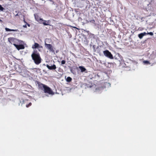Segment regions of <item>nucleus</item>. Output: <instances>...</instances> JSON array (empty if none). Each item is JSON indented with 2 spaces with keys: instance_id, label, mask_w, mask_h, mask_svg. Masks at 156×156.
Wrapping results in <instances>:
<instances>
[{
  "instance_id": "nucleus-1",
  "label": "nucleus",
  "mask_w": 156,
  "mask_h": 156,
  "mask_svg": "<svg viewBox=\"0 0 156 156\" xmlns=\"http://www.w3.org/2000/svg\"><path fill=\"white\" fill-rule=\"evenodd\" d=\"M31 57L36 64L38 65L41 62V59L38 53L34 52L31 55Z\"/></svg>"
},
{
  "instance_id": "nucleus-2",
  "label": "nucleus",
  "mask_w": 156,
  "mask_h": 156,
  "mask_svg": "<svg viewBox=\"0 0 156 156\" xmlns=\"http://www.w3.org/2000/svg\"><path fill=\"white\" fill-rule=\"evenodd\" d=\"M111 86V84L108 82H102L99 85L98 90H103L106 88L109 87Z\"/></svg>"
},
{
  "instance_id": "nucleus-3",
  "label": "nucleus",
  "mask_w": 156,
  "mask_h": 156,
  "mask_svg": "<svg viewBox=\"0 0 156 156\" xmlns=\"http://www.w3.org/2000/svg\"><path fill=\"white\" fill-rule=\"evenodd\" d=\"M43 90L45 93L48 94L49 95H53L54 94V93L52 90L47 85Z\"/></svg>"
},
{
  "instance_id": "nucleus-4",
  "label": "nucleus",
  "mask_w": 156,
  "mask_h": 156,
  "mask_svg": "<svg viewBox=\"0 0 156 156\" xmlns=\"http://www.w3.org/2000/svg\"><path fill=\"white\" fill-rule=\"evenodd\" d=\"M8 41L12 44L16 45V44H18L19 42V40L13 37H9L8 39Z\"/></svg>"
},
{
  "instance_id": "nucleus-5",
  "label": "nucleus",
  "mask_w": 156,
  "mask_h": 156,
  "mask_svg": "<svg viewBox=\"0 0 156 156\" xmlns=\"http://www.w3.org/2000/svg\"><path fill=\"white\" fill-rule=\"evenodd\" d=\"M104 55L111 59L113 58V57L111 53L108 50H106L103 52Z\"/></svg>"
},
{
  "instance_id": "nucleus-6",
  "label": "nucleus",
  "mask_w": 156,
  "mask_h": 156,
  "mask_svg": "<svg viewBox=\"0 0 156 156\" xmlns=\"http://www.w3.org/2000/svg\"><path fill=\"white\" fill-rule=\"evenodd\" d=\"M37 84L38 85L39 89L41 90H44L46 86L44 84L38 82H37Z\"/></svg>"
},
{
  "instance_id": "nucleus-7",
  "label": "nucleus",
  "mask_w": 156,
  "mask_h": 156,
  "mask_svg": "<svg viewBox=\"0 0 156 156\" xmlns=\"http://www.w3.org/2000/svg\"><path fill=\"white\" fill-rule=\"evenodd\" d=\"M39 23H42L44 25H48L49 23V21L44 20L42 19H40Z\"/></svg>"
},
{
  "instance_id": "nucleus-8",
  "label": "nucleus",
  "mask_w": 156,
  "mask_h": 156,
  "mask_svg": "<svg viewBox=\"0 0 156 156\" xmlns=\"http://www.w3.org/2000/svg\"><path fill=\"white\" fill-rule=\"evenodd\" d=\"M45 45L46 47L50 51H54V50L53 47L51 44H47L45 43Z\"/></svg>"
},
{
  "instance_id": "nucleus-9",
  "label": "nucleus",
  "mask_w": 156,
  "mask_h": 156,
  "mask_svg": "<svg viewBox=\"0 0 156 156\" xmlns=\"http://www.w3.org/2000/svg\"><path fill=\"white\" fill-rule=\"evenodd\" d=\"M15 46L18 50L23 49L24 48V47L23 44H20V45H15Z\"/></svg>"
},
{
  "instance_id": "nucleus-10",
  "label": "nucleus",
  "mask_w": 156,
  "mask_h": 156,
  "mask_svg": "<svg viewBox=\"0 0 156 156\" xmlns=\"http://www.w3.org/2000/svg\"><path fill=\"white\" fill-rule=\"evenodd\" d=\"M46 66L48 69L50 70L55 69L56 68V66L55 65H53V66H51L47 65Z\"/></svg>"
},
{
  "instance_id": "nucleus-11",
  "label": "nucleus",
  "mask_w": 156,
  "mask_h": 156,
  "mask_svg": "<svg viewBox=\"0 0 156 156\" xmlns=\"http://www.w3.org/2000/svg\"><path fill=\"white\" fill-rule=\"evenodd\" d=\"M40 47V45L39 44L37 43H35L32 46V48L33 49H34L36 48H38Z\"/></svg>"
},
{
  "instance_id": "nucleus-12",
  "label": "nucleus",
  "mask_w": 156,
  "mask_h": 156,
  "mask_svg": "<svg viewBox=\"0 0 156 156\" xmlns=\"http://www.w3.org/2000/svg\"><path fill=\"white\" fill-rule=\"evenodd\" d=\"M146 35H147V33H146L145 32H144V33H141L140 34H139L138 35V36L140 39H141L143 38V37L144 36Z\"/></svg>"
},
{
  "instance_id": "nucleus-13",
  "label": "nucleus",
  "mask_w": 156,
  "mask_h": 156,
  "mask_svg": "<svg viewBox=\"0 0 156 156\" xmlns=\"http://www.w3.org/2000/svg\"><path fill=\"white\" fill-rule=\"evenodd\" d=\"M5 30L7 31H17L18 30L10 29L7 28H5Z\"/></svg>"
},
{
  "instance_id": "nucleus-14",
  "label": "nucleus",
  "mask_w": 156,
  "mask_h": 156,
  "mask_svg": "<svg viewBox=\"0 0 156 156\" xmlns=\"http://www.w3.org/2000/svg\"><path fill=\"white\" fill-rule=\"evenodd\" d=\"M79 67L80 69L81 70V72H84L86 70V69L83 66H80Z\"/></svg>"
},
{
  "instance_id": "nucleus-15",
  "label": "nucleus",
  "mask_w": 156,
  "mask_h": 156,
  "mask_svg": "<svg viewBox=\"0 0 156 156\" xmlns=\"http://www.w3.org/2000/svg\"><path fill=\"white\" fill-rule=\"evenodd\" d=\"M27 101L25 99L24 100L23 99H22L21 101H20V102L21 103V105L23 104H24L26 103V102Z\"/></svg>"
},
{
  "instance_id": "nucleus-16",
  "label": "nucleus",
  "mask_w": 156,
  "mask_h": 156,
  "mask_svg": "<svg viewBox=\"0 0 156 156\" xmlns=\"http://www.w3.org/2000/svg\"><path fill=\"white\" fill-rule=\"evenodd\" d=\"M34 17L36 20L38 22H39V19L40 18H39L35 14H34Z\"/></svg>"
},
{
  "instance_id": "nucleus-17",
  "label": "nucleus",
  "mask_w": 156,
  "mask_h": 156,
  "mask_svg": "<svg viewBox=\"0 0 156 156\" xmlns=\"http://www.w3.org/2000/svg\"><path fill=\"white\" fill-rule=\"evenodd\" d=\"M68 82H70L72 80V78L70 77H68L66 79Z\"/></svg>"
},
{
  "instance_id": "nucleus-18",
  "label": "nucleus",
  "mask_w": 156,
  "mask_h": 156,
  "mask_svg": "<svg viewBox=\"0 0 156 156\" xmlns=\"http://www.w3.org/2000/svg\"><path fill=\"white\" fill-rule=\"evenodd\" d=\"M143 62L145 64H150V63L148 61H146V60L144 61Z\"/></svg>"
},
{
  "instance_id": "nucleus-19",
  "label": "nucleus",
  "mask_w": 156,
  "mask_h": 156,
  "mask_svg": "<svg viewBox=\"0 0 156 156\" xmlns=\"http://www.w3.org/2000/svg\"><path fill=\"white\" fill-rule=\"evenodd\" d=\"M4 9V8L0 5V11H3Z\"/></svg>"
},
{
  "instance_id": "nucleus-20",
  "label": "nucleus",
  "mask_w": 156,
  "mask_h": 156,
  "mask_svg": "<svg viewBox=\"0 0 156 156\" xmlns=\"http://www.w3.org/2000/svg\"><path fill=\"white\" fill-rule=\"evenodd\" d=\"M66 63V61L64 60H62L61 61V64L62 65L65 64Z\"/></svg>"
},
{
  "instance_id": "nucleus-21",
  "label": "nucleus",
  "mask_w": 156,
  "mask_h": 156,
  "mask_svg": "<svg viewBox=\"0 0 156 156\" xmlns=\"http://www.w3.org/2000/svg\"><path fill=\"white\" fill-rule=\"evenodd\" d=\"M31 102H30L29 103V104L27 105V104H26V107H27V108H28V107L29 106H31Z\"/></svg>"
},
{
  "instance_id": "nucleus-22",
  "label": "nucleus",
  "mask_w": 156,
  "mask_h": 156,
  "mask_svg": "<svg viewBox=\"0 0 156 156\" xmlns=\"http://www.w3.org/2000/svg\"><path fill=\"white\" fill-rule=\"evenodd\" d=\"M147 34H149L151 36H152L153 35V34L152 32H150L147 33Z\"/></svg>"
},
{
  "instance_id": "nucleus-23",
  "label": "nucleus",
  "mask_w": 156,
  "mask_h": 156,
  "mask_svg": "<svg viewBox=\"0 0 156 156\" xmlns=\"http://www.w3.org/2000/svg\"><path fill=\"white\" fill-rule=\"evenodd\" d=\"M96 87H95V90H94V89H93L94 87L93 86L92 87V89H93V90L94 91V92L96 91H97V86H96Z\"/></svg>"
},
{
  "instance_id": "nucleus-24",
  "label": "nucleus",
  "mask_w": 156,
  "mask_h": 156,
  "mask_svg": "<svg viewBox=\"0 0 156 156\" xmlns=\"http://www.w3.org/2000/svg\"><path fill=\"white\" fill-rule=\"evenodd\" d=\"M90 23H94V20H91L90 21Z\"/></svg>"
},
{
  "instance_id": "nucleus-25",
  "label": "nucleus",
  "mask_w": 156,
  "mask_h": 156,
  "mask_svg": "<svg viewBox=\"0 0 156 156\" xmlns=\"http://www.w3.org/2000/svg\"><path fill=\"white\" fill-rule=\"evenodd\" d=\"M23 27H24L26 28V27H27V26H26V25H23Z\"/></svg>"
},
{
  "instance_id": "nucleus-26",
  "label": "nucleus",
  "mask_w": 156,
  "mask_h": 156,
  "mask_svg": "<svg viewBox=\"0 0 156 156\" xmlns=\"http://www.w3.org/2000/svg\"><path fill=\"white\" fill-rule=\"evenodd\" d=\"M27 25H28L29 27H30V25H29V24H27Z\"/></svg>"
},
{
  "instance_id": "nucleus-27",
  "label": "nucleus",
  "mask_w": 156,
  "mask_h": 156,
  "mask_svg": "<svg viewBox=\"0 0 156 156\" xmlns=\"http://www.w3.org/2000/svg\"><path fill=\"white\" fill-rule=\"evenodd\" d=\"M45 96H47V97L48 96V95H46V94H45Z\"/></svg>"
},
{
  "instance_id": "nucleus-28",
  "label": "nucleus",
  "mask_w": 156,
  "mask_h": 156,
  "mask_svg": "<svg viewBox=\"0 0 156 156\" xmlns=\"http://www.w3.org/2000/svg\"><path fill=\"white\" fill-rule=\"evenodd\" d=\"M0 22H2V20H0Z\"/></svg>"
},
{
  "instance_id": "nucleus-29",
  "label": "nucleus",
  "mask_w": 156,
  "mask_h": 156,
  "mask_svg": "<svg viewBox=\"0 0 156 156\" xmlns=\"http://www.w3.org/2000/svg\"><path fill=\"white\" fill-rule=\"evenodd\" d=\"M18 16V14H17L16 15V16Z\"/></svg>"
},
{
  "instance_id": "nucleus-30",
  "label": "nucleus",
  "mask_w": 156,
  "mask_h": 156,
  "mask_svg": "<svg viewBox=\"0 0 156 156\" xmlns=\"http://www.w3.org/2000/svg\"><path fill=\"white\" fill-rule=\"evenodd\" d=\"M43 97H44V95H43V96H42Z\"/></svg>"
}]
</instances>
